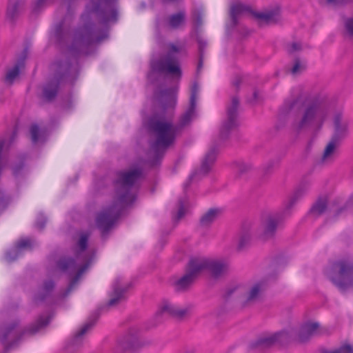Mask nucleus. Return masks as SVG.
<instances>
[{"label": "nucleus", "instance_id": "nucleus-1", "mask_svg": "<svg viewBox=\"0 0 353 353\" xmlns=\"http://www.w3.org/2000/svg\"><path fill=\"white\" fill-rule=\"evenodd\" d=\"M118 0H91V12L96 14L98 21L103 26L101 30H97L95 23L91 21L88 14L81 17L88 18L82 27L79 28L74 34L70 51L79 54L91 43H99L109 37L110 23H115L119 19L117 8Z\"/></svg>", "mask_w": 353, "mask_h": 353}, {"label": "nucleus", "instance_id": "nucleus-2", "mask_svg": "<svg viewBox=\"0 0 353 353\" xmlns=\"http://www.w3.org/2000/svg\"><path fill=\"white\" fill-rule=\"evenodd\" d=\"M196 104L192 97L186 111L180 117L176 124L165 119V117L159 114H153L147 122V130L150 136L155 138L150 143L153 155L148 160L151 167L160 165L167 149L173 145L177 134L185 126L188 125L195 114Z\"/></svg>", "mask_w": 353, "mask_h": 353}, {"label": "nucleus", "instance_id": "nucleus-3", "mask_svg": "<svg viewBox=\"0 0 353 353\" xmlns=\"http://www.w3.org/2000/svg\"><path fill=\"white\" fill-rule=\"evenodd\" d=\"M143 174L141 167L117 172V178L113 181L117 201L98 213L96 217L97 226L101 231L102 235L110 231L121 216L125 208L135 201L137 195L132 190L135 183L143 177Z\"/></svg>", "mask_w": 353, "mask_h": 353}, {"label": "nucleus", "instance_id": "nucleus-4", "mask_svg": "<svg viewBox=\"0 0 353 353\" xmlns=\"http://www.w3.org/2000/svg\"><path fill=\"white\" fill-rule=\"evenodd\" d=\"M240 108L239 97L237 95L232 96L225 106L226 119L222 122L219 138L212 142L209 150L205 154L201 162L199 173L207 175L210 172L212 167L216 161L221 143L229 139L231 132L240 125L239 120Z\"/></svg>", "mask_w": 353, "mask_h": 353}, {"label": "nucleus", "instance_id": "nucleus-5", "mask_svg": "<svg viewBox=\"0 0 353 353\" xmlns=\"http://www.w3.org/2000/svg\"><path fill=\"white\" fill-rule=\"evenodd\" d=\"M132 287L133 283L132 281L123 285L121 278H116L112 283V291L109 293L110 299L107 304L99 306L90 314L82 327L65 345L66 352L75 353L83 344V336L96 325L102 312L107 310L109 307L116 306L125 301L127 299V292Z\"/></svg>", "mask_w": 353, "mask_h": 353}, {"label": "nucleus", "instance_id": "nucleus-6", "mask_svg": "<svg viewBox=\"0 0 353 353\" xmlns=\"http://www.w3.org/2000/svg\"><path fill=\"white\" fill-rule=\"evenodd\" d=\"M88 239L89 234L88 233L81 234L77 242L78 249L74 253V256H61L56 262L57 268L61 272L67 273L69 275L72 274L77 268V261L82 263L78 268L74 276L71 278L65 291V295L70 292L81 275L92 264L95 258L96 253L94 250H90L85 252L88 246Z\"/></svg>", "mask_w": 353, "mask_h": 353}, {"label": "nucleus", "instance_id": "nucleus-7", "mask_svg": "<svg viewBox=\"0 0 353 353\" xmlns=\"http://www.w3.org/2000/svg\"><path fill=\"white\" fill-rule=\"evenodd\" d=\"M50 70L52 74L43 85L40 97L47 103H51L56 99L61 83L68 82L73 86L79 74L77 68L73 67L69 59L56 60L52 63Z\"/></svg>", "mask_w": 353, "mask_h": 353}, {"label": "nucleus", "instance_id": "nucleus-8", "mask_svg": "<svg viewBox=\"0 0 353 353\" xmlns=\"http://www.w3.org/2000/svg\"><path fill=\"white\" fill-rule=\"evenodd\" d=\"M51 319L52 316L50 315L47 316H39L35 323L25 327L10 342H8V337L19 326L20 321L18 319L14 320L6 325L2 333L0 332V341L4 345L3 352L8 353L14 346L18 344L25 335H34L40 330L46 327L50 323Z\"/></svg>", "mask_w": 353, "mask_h": 353}, {"label": "nucleus", "instance_id": "nucleus-9", "mask_svg": "<svg viewBox=\"0 0 353 353\" xmlns=\"http://www.w3.org/2000/svg\"><path fill=\"white\" fill-rule=\"evenodd\" d=\"M179 52V47L172 43L166 55L159 59H152L150 63V70L148 74V79L152 83H154L155 80L153 79L154 74H167L180 77L181 76L180 65L177 58L173 54L174 52Z\"/></svg>", "mask_w": 353, "mask_h": 353}, {"label": "nucleus", "instance_id": "nucleus-10", "mask_svg": "<svg viewBox=\"0 0 353 353\" xmlns=\"http://www.w3.org/2000/svg\"><path fill=\"white\" fill-rule=\"evenodd\" d=\"M331 282L342 293L353 288V264L345 261H334L331 266Z\"/></svg>", "mask_w": 353, "mask_h": 353}, {"label": "nucleus", "instance_id": "nucleus-11", "mask_svg": "<svg viewBox=\"0 0 353 353\" xmlns=\"http://www.w3.org/2000/svg\"><path fill=\"white\" fill-rule=\"evenodd\" d=\"M64 24H65L64 20L63 19L61 20L60 21H59L57 23H56L54 25V28L51 32V38L53 40L54 45L59 49H60L61 50H63V49L67 48L68 52L75 59H77L80 57L81 54L89 56V55L93 54L96 52L97 49H94V50L91 49L90 47L93 44V43H91L90 45H89L88 46V48L84 51L81 52V53H79V54H74V53H72L70 50V47L72 44V43H71V44L69 46L67 45L68 38H69V33L65 29ZM83 26V24L82 26H81V27H82ZM79 28H80V26H79L74 32V35H73L72 42H73L75 32Z\"/></svg>", "mask_w": 353, "mask_h": 353}, {"label": "nucleus", "instance_id": "nucleus-12", "mask_svg": "<svg viewBox=\"0 0 353 353\" xmlns=\"http://www.w3.org/2000/svg\"><path fill=\"white\" fill-rule=\"evenodd\" d=\"M342 113L336 112L334 117V133L324 149L323 161L328 159L334 153L336 145L348 135V125L347 123H342Z\"/></svg>", "mask_w": 353, "mask_h": 353}, {"label": "nucleus", "instance_id": "nucleus-13", "mask_svg": "<svg viewBox=\"0 0 353 353\" xmlns=\"http://www.w3.org/2000/svg\"><path fill=\"white\" fill-rule=\"evenodd\" d=\"M185 272V274L174 283V290L176 292L181 293L188 291L200 274L193 258H191L186 264Z\"/></svg>", "mask_w": 353, "mask_h": 353}, {"label": "nucleus", "instance_id": "nucleus-14", "mask_svg": "<svg viewBox=\"0 0 353 353\" xmlns=\"http://www.w3.org/2000/svg\"><path fill=\"white\" fill-rule=\"evenodd\" d=\"M145 343L139 339V336L134 329H130L128 333L118 341L114 349V353H134Z\"/></svg>", "mask_w": 353, "mask_h": 353}, {"label": "nucleus", "instance_id": "nucleus-15", "mask_svg": "<svg viewBox=\"0 0 353 353\" xmlns=\"http://www.w3.org/2000/svg\"><path fill=\"white\" fill-rule=\"evenodd\" d=\"M288 339V332L285 330H281L275 332L270 336L260 337L256 340L252 341L249 345V347L251 350H262L269 348L277 343L283 345L284 343L287 342Z\"/></svg>", "mask_w": 353, "mask_h": 353}, {"label": "nucleus", "instance_id": "nucleus-16", "mask_svg": "<svg viewBox=\"0 0 353 353\" xmlns=\"http://www.w3.org/2000/svg\"><path fill=\"white\" fill-rule=\"evenodd\" d=\"M193 259L196 263L200 274L204 270H208L212 273V275L215 278L219 277L228 268V265L221 261L207 259L201 260L197 258H193Z\"/></svg>", "mask_w": 353, "mask_h": 353}, {"label": "nucleus", "instance_id": "nucleus-17", "mask_svg": "<svg viewBox=\"0 0 353 353\" xmlns=\"http://www.w3.org/2000/svg\"><path fill=\"white\" fill-rule=\"evenodd\" d=\"M319 105L316 102L310 103L305 109L302 118L298 123L292 125L296 133H299L304 128L309 125L316 117Z\"/></svg>", "mask_w": 353, "mask_h": 353}, {"label": "nucleus", "instance_id": "nucleus-18", "mask_svg": "<svg viewBox=\"0 0 353 353\" xmlns=\"http://www.w3.org/2000/svg\"><path fill=\"white\" fill-rule=\"evenodd\" d=\"M190 307L179 308L174 305L165 303L156 313L155 318L157 323L161 322V317L164 314H168L178 320L183 319L190 312Z\"/></svg>", "mask_w": 353, "mask_h": 353}, {"label": "nucleus", "instance_id": "nucleus-19", "mask_svg": "<svg viewBox=\"0 0 353 353\" xmlns=\"http://www.w3.org/2000/svg\"><path fill=\"white\" fill-rule=\"evenodd\" d=\"M248 12L252 15V12H255L250 6L243 4L241 3H234L230 8V23L227 26V30L232 31L239 24L238 17L243 14Z\"/></svg>", "mask_w": 353, "mask_h": 353}, {"label": "nucleus", "instance_id": "nucleus-20", "mask_svg": "<svg viewBox=\"0 0 353 353\" xmlns=\"http://www.w3.org/2000/svg\"><path fill=\"white\" fill-rule=\"evenodd\" d=\"M157 99L163 111L168 108L174 107L176 102V88L174 87L163 89L159 94H155Z\"/></svg>", "mask_w": 353, "mask_h": 353}, {"label": "nucleus", "instance_id": "nucleus-21", "mask_svg": "<svg viewBox=\"0 0 353 353\" xmlns=\"http://www.w3.org/2000/svg\"><path fill=\"white\" fill-rule=\"evenodd\" d=\"M25 6V0H8L6 9V19L14 24L22 13Z\"/></svg>", "mask_w": 353, "mask_h": 353}, {"label": "nucleus", "instance_id": "nucleus-22", "mask_svg": "<svg viewBox=\"0 0 353 353\" xmlns=\"http://www.w3.org/2000/svg\"><path fill=\"white\" fill-rule=\"evenodd\" d=\"M27 57V49H24L19 57V58L17 60L14 65L9 69L4 77V82L9 85H12L15 79L19 77L20 74V70L21 68L25 66V60Z\"/></svg>", "mask_w": 353, "mask_h": 353}, {"label": "nucleus", "instance_id": "nucleus-23", "mask_svg": "<svg viewBox=\"0 0 353 353\" xmlns=\"http://www.w3.org/2000/svg\"><path fill=\"white\" fill-rule=\"evenodd\" d=\"M252 16L256 19L265 22L268 25L277 24L281 20L279 8H276L265 12L255 11V12H252Z\"/></svg>", "mask_w": 353, "mask_h": 353}, {"label": "nucleus", "instance_id": "nucleus-24", "mask_svg": "<svg viewBox=\"0 0 353 353\" xmlns=\"http://www.w3.org/2000/svg\"><path fill=\"white\" fill-rule=\"evenodd\" d=\"M222 212L223 210L221 208H212L209 209L200 218V225L205 228L210 227L214 221L221 216Z\"/></svg>", "mask_w": 353, "mask_h": 353}, {"label": "nucleus", "instance_id": "nucleus-25", "mask_svg": "<svg viewBox=\"0 0 353 353\" xmlns=\"http://www.w3.org/2000/svg\"><path fill=\"white\" fill-rule=\"evenodd\" d=\"M54 288L55 283L53 280H46L43 283L42 290L34 294V301L38 303L46 301L51 295Z\"/></svg>", "mask_w": 353, "mask_h": 353}, {"label": "nucleus", "instance_id": "nucleus-26", "mask_svg": "<svg viewBox=\"0 0 353 353\" xmlns=\"http://www.w3.org/2000/svg\"><path fill=\"white\" fill-rule=\"evenodd\" d=\"M251 241V232L250 225L248 224H244L239 234V240L236 247L238 252H242L245 250L250 243Z\"/></svg>", "mask_w": 353, "mask_h": 353}, {"label": "nucleus", "instance_id": "nucleus-27", "mask_svg": "<svg viewBox=\"0 0 353 353\" xmlns=\"http://www.w3.org/2000/svg\"><path fill=\"white\" fill-rule=\"evenodd\" d=\"M319 327V324L315 323H306L303 324L299 332L298 337L299 340L301 343L307 341L310 337L314 335L316 330Z\"/></svg>", "mask_w": 353, "mask_h": 353}, {"label": "nucleus", "instance_id": "nucleus-28", "mask_svg": "<svg viewBox=\"0 0 353 353\" xmlns=\"http://www.w3.org/2000/svg\"><path fill=\"white\" fill-rule=\"evenodd\" d=\"M328 198L327 196H320L316 201L312 204L308 213L315 216H321L327 209Z\"/></svg>", "mask_w": 353, "mask_h": 353}, {"label": "nucleus", "instance_id": "nucleus-29", "mask_svg": "<svg viewBox=\"0 0 353 353\" xmlns=\"http://www.w3.org/2000/svg\"><path fill=\"white\" fill-rule=\"evenodd\" d=\"M279 225V219L272 216H269L263 225V234L265 238H272L276 231Z\"/></svg>", "mask_w": 353, "mask_h": 353}, {"label": "nucleus", "instance_id": "nucleus-30", "mask_svg": "<svg viewBox=\"0 0 353 353\" xmlns=\"http://www.w3.org/2000/svg\"><path fill=\"white\" fill-rule=\"evenodd\" d=\"M195 39L198 43L199 61L197 64V72H199L203 68L205 50L208 46V42L202 38L200 32H197L196 34H195Z\"/></svg>", "mask_w": 353, "mask_h": 353}, {"label": "nucleus", "instance_id": "nucleus-31", "mask_svg": "<svg viewBox=\"0 0 353 353\" xmlns=\"http://www.w3.org/2000/svg\"><path fill=\"white\" fill-rule=\"evenodd\" d=\"M299 101L300 97H299L292 99H285L279 108V117L280 118L287 117Z\"/></svg>", "mask_w": 353, "mask_h": 353}, {"label": "nucleus", "instance_id": "nucleus-32", "mask_svg": "<svg viewBox=\"0 0 353 353\" xmlns=\"http://www.w3.org/2000/svg\"><path fill=\"white\" fill-rule=\"evenodd\" d=\"M306 189L305 186L300 185L299 186L296 190L294 191L293 195L290 198V201H288V204L285 207V211L290 210L295 204L296 203L303 197L304 194L305 193Z\"/></svg>", "mask_w": 353, "mask_h": 353}, {"label": "nucleus", "instance_id": "nucleus-33", "mask_svg": "<svg viewBox=\"0 0 353 353\" xmlns=\"http://www.w3.org/2000/svg\"><path fill=\"white\" fill-rule=\"evenodd\" d=\"M185 12L179 11L177 13L173 14L170 17L169 25L173 28H176L181 24L185 22Z\"/></svg>", "mask_w": 353, "mask_h": 353}, {"label": "nucleus", "instance_id": "nucleus-34", "mask_svg": "<svg viewBox=\"0 0 353 353\" xmlns=\"http://www.w3.org/2000/svg\"><path fill=\"white\" fill-rule=\"evenodd\" d=\"M26 158L27 156L25 154L19 156V162L14 165L12 168V174L14 175V176L18 177L19 176L21 175L26 165Z\"/></svg>", "mask_w": 353, "mask_h": 353}, {"label": "nucleus", "instance_id": "nucleus-35", "mask_svg": "<svg viewBox=\"0 0 353 353\" xmlns=\"http://www.w3.org/2000/svg\"><path fill=\"white\" fill-rule=\"evenodd\" d=\"M55 0H37L32 5V12L38 14L47 4L52 3Z\"/></svg>", "mask_w": 353, "mask_h": 353}, {"label": "nucleus", "instance_id": "nucleus-36", "mask_svg": "<svg viewBox=\"0 0 353 353\" xmlns=\"http://www.w3.org/2000/svg\"><path fill=\"white\" fill-rule=\"evenodd\" d=\"M264 284H265V281H261L258 282L257 283H256L250 290L249 295L247 298L246 302H248V301L255 299L257 297L261 288L263 287V285Z\"/></svg>", "mask_w": 353, "mask_h": 353}, {"label": "nucleus", "instance_id": "nucleus-37", "mask_svg": "<svg viewBox=\"0 0 353 353\" xmlns=\"http://www.w3.org/2000/svg\"><path fill=\"white\" fill-rule=\"evenodd\" d=\"M203 24L202 14L199 10H195L193 14V26L194 34L199 32V29Z\"/></svg>", "mask_w": 353, "mask_h": 353}, {"label": "nucleus", "instance_id": "nucleus-38", "mask_svg": "<svg viewBox=\"0 0 353 353\" xmlns=\"http://www.w3.org/2000/svg\"><path fill=\"white\" fill-rule=\"evenodd\" d=\"M187 202V196L185 195L183 197H181L178 200V212L176 214V219L179 220L185 214V205Z\"/></svg>", "mask_w": 353, "mask_h": 353}, {"label": "nucleus", "instance_id": "nucleus-39", "mask_svg": "<svg viewBox=\"0 0 353 353\" xmlns=\"http://www.w3.org/2000/svg\"><path fill=\"white\" fill-rule=\"evenodd\" d=\"M321 353H353V347L350 344H344L333 351L323 350Z\"/></svg>", "mask_w": 353, "mask_h": 353}, {"label": "nucleus", "instance_id": "nucleus-40", "mask_svg": "<svg viewBox=\"0 0 353 353\" xmlns=\"http://www.w3.org/2000/svg\"><path fill=\"white\" fill-rule=\"evenodd\" d=\"M11 202V196L0 189V210H5Z\"/></svg>", "mask_w": 353, "mask_h": 353}, {"label": "nucleus", "instance_id": "nucleus-41", "mask_svg": "<svg viewBox=\"0 0 353 353\" xmlns=\"http://www.w3.org/2000/svg\"><path fill=\"white\" fill-rule=\"evenodd\" d=\"M20 254L21 252L15 247L6 253V259L8 262L12 263L17 259Z\"/></svg>", "mask_w": 353, "mask_h": 353}, {"label": "nucleus", "instance_id": "nucleus-42", "mask_svg": "<svg viewBox=\"0 0 353 353\" xmlns=\"http://www.w3.org/2000/svg\"><path fill=\"white\" fill-rule=\"evenodd\" d=\"M31 139L33 143H37L39 141L41 134L39 133V128L37 124H32L30 127Z\"/></svg>", "mask_w": 353, "mask_h": 353}, {"label": "nucleus", "instance_id": "nucleus-43", "mask_svg": "<svg viewBox=\"0 0 353 353\" xmlns=\"http://www.w3.org/2000/svg\"><path fill=\"white\" fill-rule=\"evenodd\" d=\"M47 221H48L47 217L43 213H40L37 218V220L35 222V227L39 231L43 230V229L46 227Z\"/></svg>", "mask_w": 353, "mask_h": 353}, {"label": "nucleus", "instance_id": "nucleus-44", "mask_svg": "<svg viewBox=\"0 0 353 353\" xmlns=\"http://www.w3.org/2000/svg\"><path fill=\"white\" fill-rule=\"evenodd\" d=\"M233 164L238 168L240 175L247 173L251 169V165L244 162L234 161Z\"/></svg>", "mask_w": 353, "mask_h": 353}, {"label": "nucleus", "instance_id": "nucleus-45", "mask_svg": "<svg viewBox=\"0 0 353 353\" xmlns=\"http://www.w3.org/2000/svg\"><path fill=\"white\" fill-rule=\"evenodd\" d=\"M32 243L29 239H21L16 243V248L21 252L22 249H32Z\"/></svg>", "mask_w": 353, "mask_h": 353}, {"label": "nucleus", "instance_id": "nucleus-46", "mask_svg": "<svg viewBox=\"0 0 353 353\" xmlns=\"http://www.w3.org/2000/svg\"><path fill=\"white\" fill-rule=\"evenodd\" d=\"M278 163H279V161H276L274 160L270 161L263 168V174L265 175H268V174H270L272 172L275 164Z\"/></svg>", "mask_w": 353, "mask_h": 353}, {"label": "nucleus", "instance_id": "nucleus-47", "mask_svg": "<svg viewBox=\"0 0 353 353\" xmlns=\"http://www.w3.org/2000/svg\"><path fill=\"white\" fill-rule=\"evenodd\" d=\"M327 2L328 3H332L334 6H344L353 3V0H327Z\"/></svg>", "mask_w": 353, "mask_h": 353}, {"label": "nucleus", "instance_id": "nucleus-48", "mask_svg": "<svg viewBox=\"0 0 353 353\" xmlns=\"http://www.w3.org/2000/svg\"><path fill=\"white\" fill-rule=\"evenodd\" d=\"M345 29L348 34L351 37L353 36V17L349 18L346 20L345 23Z\"/></svg>", "mask_w": 353, "mask_h": 353}, {"label": "nucleus", "instance_id": "nucleus-49", "mask_svg": "<svg viewBox=\"0 0 353 353\" xmlns=\"http://www.w3.org/2000/svg\"><path fill=\"white\" fill-rule=\"evenodd\" d=\"M236 287H232L230 288H227L225 291L224 294L223 295V298L225 301H228L230 296L234 294V292L236 290Z\"/></svg>", "mask_w": 353, "mask_h": 353}, {"label": "nucleus", "instance_id": "nucleus-50", "mask_svg": "<svg viewBox=\"0 0 353 353\" xmlns=\"http://www.w3.org/2000/svg\"><path fill=\"white\" fill-rule=\"evenodd\" d=\"M301 68V61L299 57L295 58L294 64L291 70L292 74H296Z\"/></svg>", "mask_w": 353, "mask_h": 353}, {"label": "nucleus", "instance_id": "nucleus-51", "mask_svg": "<svg viewBox=\"0 0 353 353\" xmlns=\"http://www.w3.org/2000/svg\"><path fill=\"white\" fill-rule=\"evenodd\" d=\"M196 174H197V172H196L194 173H192L191 175H190L187 181L183 184V190H184L185 192L187 191L188 188L190 186V185L192 182V180Z\"/></svg>", "mask_w": 353, "mask_h": 353}, {"label": "nucleus", "instance_id": "nucleus-52", "mask_svg": "<svg viewBox=\"0 0 353 353\" xmlns=\"http://www.w3.org/2000/svg\"><path fill=\"white\" fill-rule=\"evenodd\" d=\"M198 89H199V87H198L197 83H194L191 89V95L190 97V102L191 101L192 97H194V103H196V95Z\"/></svg>", "mask_w": 353, "mask_h": 353}, {"label": "nucleus", "instance_id": "nucleus-53", "mask_svg": "<svg viewBox=\"0 0 353 353\" xmlns=\"http://www.w3.org/2000/svg\"><path fill=\"white\" fill-rule=\"evenodd\" d=\"M302 49V46L300 43L294 42L291 45V49L290 50V52L292 53L296 51H300Z\"/></svg>", "mask_w": 353, "mask_h": 353}, {"label": "nucleus", "instance_id": "nucleus-54", "mask_svg": "<svg viewBox=\"0 0 353 353\" xmlns=\"http://www.w3.org/2000/svg\"><path fill=\"white\" fill-rule=\"evenodd\" d=\"M241 83V80L240 79H236L234 82H233V85L234 86H235L236 88V91L239 90V86H240V84Z\"/></svg>", "mask_w": 353, "mask_h": 353}, {"label": "nucleus", "instance_id": "nucleus-55", "mask_svg": "<svg viewBox=\"0 0 353 353\" xmlns=\"http://www.w3.org/2000/svg\"><path fill=\"white\" fill-rule=\"evenodd\" d=\"M72 107V99H68V101L67 104H65V105L64 106V108H65V109H66V110H69V109H70Z\"/></svg>", "mask_w": 353, "mask_h": 353}, {"label": "nucleus", "instance_id": "nucleus-56", "mask_svg": "<svg viewBox=\"0 0 353 353\" xmlns=\"http://www.w3.org/2000/svg\"><path fill=\"white\" fill-rule=\"evenodd\" d=\"M325 118H326V113L325 112L321 114V116L319 117V121H320L321 125H323Z\"/></svg>", "mask_w": 353, "mask_h": 353}, {"label": "nucleus", "instance_id": "nucleus-57", "mask_svg": "<svg viewBox=\"0 0 353 353\" xmlns=\"http://www.w3.org/2000/svg\"><path fill=\"white\" fill-rule=\"evenodd\" d=\"M346 209L345 207H341L339 208L335 213V216H338L342 212H343Z\"/></svg>", "mask_w": 353, "mask_h": 353}, {"label": "nucleus", "instance_id": "nucleus-58", "mask_svg": "<svg viewBox=\"0 0 353 353\" xmlns=\"http://www.w3.org/2000/svg\"><path fill=\"white\" fill-rule=\"evenodd\" d=\"M252 101H255L257 100L258 99V91L256 90H255L253 92V94H252Z\"/></svg>", "mask_w": 353, "mask_h": 353}, {"label": "nucleus", "instance_id": "nucleus-59", "mask_svg": "<svg viewBox=\"0 0 353 353\" xmlns=\"http://www.w3.org/2000/svg\"><path fill=\"white\" fill-rule=\"evenodd\" d=\"M63 1H65V2H67L68 3V10H69L70 8L71 3H72V2L74 0H63Z\"/></svg>", "mask_w": 353, "mask_h": 353}, {"label": "nucleus", "instance_id": "nucleus-60", "mask_svg": "<svg viewBox=\"0 0 353 353\" xmlns=\"http://www.w3.org/2000/svg\"><path fill=\"white\" fill-rule=\"evenodd\" d=\"M16 134H17L16 131H15V130H14V131H13V132H12V135H11V137H10V139H11L10 141H12L14 139V137H16Z\"/></svg>", "mask_w": 353, "mask_h": 353}]
</instances>
